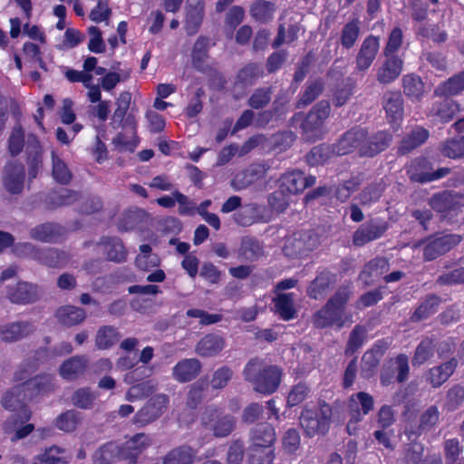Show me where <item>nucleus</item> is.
<instances>
[{
    "instance_id": "26",
    "label": "nucleus",
    "mask_w": 464,
    "mask_h": 464,
    "mask_svg": "<svg viewBox=\"0 0 464 464\" xmlns=\"http://www.w3.org/2000/svg\"><path fill=\"white\" fill-rule=\"evenodd\" d=\"M458 361L455 358L430 369L428 372L427 381L432 387L438 388L442 385L452 375L457 368Z\"/></svg>"
},
{
    "instance_id": "60",
    "label": "nucleus",
    "mask_w": 464,
    "mask_h": 464,
    "mask_svg": "<svg viewBox=\"0 0 464 464\" xmlns=\"http://www.w3.org/2000/svg\"><path fill=\"white\" fill-rule=\"evenodd\" d=\"M274 11L273 4L266 1H257L252 5L250 13L256 20L266 23L272 19Z\"/></svg>"
},
{
    "instance_id": "64",
    "label": "nucleus",
    "mask_w": 464,
    "mask_h": 464,
    "mask_svg": "<svg viewBox=\"0 0 464 464\" xmlns=\"http://www.w3.org/2000/svg\"><path fill=\"white\" fill-rule=\"evenodd\" d=\"M445 459L448 464H461L462 448L457 439L447 440L444 443Z\"/></svg>"
},
{
    "instance_id": "55",
    "label": "nucleus",
    "mask_w": 464,
    "mask_h": 464,
    "mask_svg": "<svg viewBox=\"0 0 464 464\" xmlns=\"http://www.w3.org/2000/svg\"><path fill=\"white\" fill-rule=\"evenodd\" d=\"M118 459V444L109 442L101 447L93 456L94 464H111Z\"/></svg>"
},
{
    "instance_id": "16",
    "label": "nucleus",
    "mask_w": 464,
    "mask_h": 464,
    "mask_svg": "<svg viewBox=\"0 0 464 464\" xmlns=\"http://www.w3.org/2000/svg\"><path fill=\"white\" fill-rule=\"evenodd\" d=\"M380 48L379 38L373 35L367 36L361 44L356 55V69L360 72L368 70Z\"/></svg>"
},
{
    "instance_id": "41",
    "label": "nucleus",
    "mask_w": 464,
    "mask_h": 464,
    "mask_svg": "<svg viewBox=\"0 0 464 464\" xmlns=\"http://www.w3.org/2000/svg\"><path fill=\"white\" fill-rule=\"evenodd\" d=\"M304 175L302 171L294 170L285 173L281 178V188L291 194L302 192L304 189Z\"/></svg>"
},
{
    "instance_id": "40",
    "label": "nucleus",
    "mask_w": 464,
    "mask_h": 464,
    "mask_svg": "<svg viewBox=\"0 0 464 464\" xmlns=\"http://www.w3.org/2000/svg\"><path fill=\"white\" fill-rule=\"evenodd\" d=\"M403 92L412 101H420L424 93V83L420 77L415 74H407L402 78Z\"/></svg>"
},
{
    "instance_id": "27",
    "label": "nucleus",
    "mask_w": 464,
    "mask_h": 464,
    "mask_svg": "<svg viewBox=\"0 0 464 464\" xmlns=\"http://www.w3.org/2000/svg\"><path fill=\"white\" fill-rule=\"evenodd\" d=\"M383 108L390 122H396L403 116V99L400 92H391L384 95Z\"/></svg>"
},
{
    "instance_id": "1",
    "label": "nucleus",
    "mask_w": 464,
    "mask_h": 464,
    "mask_svg": "<svg viewBox=\"0 0 464 464\" xmlns=\"http://www.w3.org/2000/svg\"><path fill=\"white\" fill-rule=\"evenodd\" d=\"M351 295L350 285L339 287L326 304L314 314L313 317L314 325L321 329L333 326L342 328L346 323L351 324L353 322L352 316L345 311V305Z\"/></svg>"
},
{
    "instance_id": "61",
    "label": "nucleus",
    "mask_w": 464,
    "mask_h": 464,
    "mask_svg": "<svg viewBox=\"0 0 464 464\" xmlns=\"http://www.w3.org/2000/svg\"><path fill=\"white\" fill-rule=\"evenodd\" d=\"M300 27L297 24H290L285 32V25L281 24L278 28L277 36L273 42V47L277 48L283 44H291L298 37Z\"/></svg>"
},
{
    "instance_id": "49",
    "label": "nucleus",
    "mask_w": 464,
    "mask_h": 464,
    "mask_svg": "<svg viewBox=\"0 0 464 464\" xmlns=\"http://www.w3.org/2000/svg\"><path fill=\"white\" fill-rule=\"evenodd\" d=\"M82 420V415L75 410H68L60 414L55 420V426L65 432L73 431Z\"/></svg>"
},
{
    "instance_id": "32",
    "label": "nucleus",
    "mask_w": 464,
    "mask_h": 464,
    "mask_svg": "<svg viewBox=\"0 0 464 464\" xmlns=\"http://www.w3.org/2000/svg\"><path fill=\"white\" fill-rule=\"evenodd\" d=\"M88 366L85 356H73L66 360L60 367V374L66 380H75L82 375Z\"/></svg>"
},
{
    "instance_id": "17",
    "label": "nucleus",
    "mask_w": 464,
    "mask_h": 464,
    "mask_svg": "<svg viewBox=\"0 0 464 464\" xmlns=\"http://www.w3.org/2000/svg\"><path fill=\"white\" fill-rule=\"evenodd\" d=\"M35 330L29 321H16L0 325V338L5 343L20 341Z\"/></svg>"
},
{
    "instance_id": "7",
    "label": "nucleus",
    "mask_w": 464,
    "mask_h": 464,
    "mask_svg": "<svg viewBox=\"0 0 464 464\" xmlns=\"http://www.w3.org/2000/svg\"><path fill=\"white\" fill-rule=\"evenodd\" d=\"M330 112L331 106L327 101H321L311 109L302 123V130L306 140H314L322 136L324 123Z\"/></svg>"
},
{
    "instance_id": "50",
    "label": "nucleus",
    "mask_w": 464,
    "mask_h": 464,
    "mask_svg": "<svg viewBox=\"0 0 464 464\" xmlns=\"http://www.w3.org/2000/svg\"><path fill=\"white\" fill-rule=\"evenodd\" d=\"M238 254L247 261H254L263 255V247L256 239L244 237Z\"/></svg>"
},
{
    "instance_id": "52",
    "label": "nucleus",
    "mask_w": 464,
    "mask_h": 464,
    "mask_svg": "<svg viewBox=\"0 0 464 464\" xmlns=\"http://www.w3.org/2000/svg\"><path fill=\"white\" fill-rule=\"evenodd\" d=\"M436 344L432 339H423L417 346L412 358V365H421L434 354Z\"/></svg>"
},
{
    "instance_id": "33",
    "label": "nucleus",
    "mask_w": 464,
    "mask_h": 464,
    "mask_svg": "<svg viewBox=\"0 0 464 464\" xmlns=\"http://www.w3.org/2000/svg\"><path fill=\"white\" fill-rule=\"evenodd\" d=\"M59 323L71 327L82 324L86 318L83 309L72 305L60 307L55 314Z\"/></svg>"
},
{
    "instance_id": "44",
    "label": "nucleus",
    "mask_w": 464,
    "mask_h": 464,
    "mask_svg": "<svg viewBox=\"0 0 464 464\" xmlns=\"http://www.w3.org/2000/svg\"><path fill=\"white\" fill-rule=\"evenodd\" d=\"M332 284V276L329 273H321L311 283L308 288L309 296L314 299L323 298L329 290Z\"/></svg>"
},
{
    "instance_id": "24",
    "label": "nucleus",
    "mask_w": 464,
    "mask_h": 464,
    "mask_svg": "<svg viewBox=\"0 0 464 464\" xmlns=\"http://www.w3.org/2000/svg\"><path fill=\"white\" fill-rule=\"evenodd\" d=\"M26 152L28 154V175L30 179H34L42 169V148L39 140L34 135L28 137Z\"/></svg>"
},
{
    "instance_id": "62",
    "label": "nucleus",
    "mask_w": 464,
    "mask_h": 464,
    "mask_svg": "<svg viewBox=\"0 0 464 464\" xmlns=\"http://www.w3.org/2000/svg\"><path fill=\"white\" fill-rule=\"evenodd\" d=\"M464 402V387L459 384L453 385L446 394L445 408L453 411L459 409Z\"/></svg>"
},
{
    "instance_id": "29",
    "label": "nucleus",
    "mask_w": 464,
    "mask_h": 464,
    "mask_svg": "<svg viewBox=\"0 0 464 464\" xmlns=\"http://www.w3.org/2000/svg\"><path fill=\"white\" fill-rule=\"evenodd\" d=\"M70 255L56 248L44 247L40 248L38 263L49 267H63L70 261Z\"/></svg>"
},
{
    "instance_id": "37",
    "label": "nucleus",
    "mask_w": 464,
    "mask_h": 464,
    "mask_svg": "<svg viewBox=\"0 0 464 464\" xmlns=\"http://www.w3.org/2000/svg\"><path fill=\"white\" fill-rule=\"evenodd\" d=\"M464 91V72L440 84L434 91L437 96H454Z\"/></svg>"
},
{
    "instance_id": "45",
    "label": "nucleus",
    "mask_w": 464,
    "mask_h": 464,
    "mask_svg": "<svg viewBox=\"0 0 464 464\" xmlns=\"http://www.w3.org/2000/svg\"><path fill=\"white\" fill-rule=\"evenodd\" d=\"M390 268L389 261L385 257H376L370 262H368L362 273L361 277H365V281L367 282L369 278L378 277L388 272Z\"/></svg>"
},
{
    "instance_id": "36",
    "label": "nucleus",
    "mask_w": 464,
    "mask_h": 464,
    "mask_svg": "<svg viewBox=\"0 0 464 464\" xmlns=\"http://www.w3.org/2000/svg\"><path fill=\"white\" fill-rule=\"evenodd\" d=\"M361 32V21L358 17L353 18L347 22L340 35V43L345 49H351L357 42Z\"/></svg>"
},
{
    "instance_id": "39",
    "label": "nucleus",
    "mask_w": 464,
    "mask_h": 464,
    "mask_svg": "<svg viewBox=\"0 0 464 464\" xmlns=\"http://www.w3.org/2000/svg\"><path fill=\"white\" fill-rule=\"evenodd\" d=\"M429 205L435 211L446 216L449 211L454 209L457 202L452 193L443 191L433 195L429 200Z\"/></svg>"
},
{
    "instance_id": "5",
    "label": "nucleus",
    "mask_w": 464,
    "mask_h": 464,
    "mask_svg": "<svg viewBox=\"0 0 464 464\" xmlns=\"http://www.w3.org/2000/svg\"><path fill=\"white\" fill-rule=\"evenodd\" d=\"M331 417L332 409L324 402L318 410H304L300 416V424L306 435L313 437L328 430Z\"/></svg>"
},
{
    "instance_id": "20",
    "label": "nucleus",
    "mask_w": 464,
    "mask_h": 464,
    "mask_svg": "<svg viewBox=\"0 0 464 464\" xmlns=\"http://www.w3.org/2000/svg\"><path fill=\"white\" fill-rule=\"evenodd\" d=\"M402 68L403 61L399 56H385L377 69L376 79L382 84H389L400 76Z\"/></svg>"
},
{
    "instance_id": "59",
    "label": "nucleus",
    "mask_w": 464,
    "mask_h": 464,
    "mask_svg": "<svg viewBox=\"0 0 464 464\" xmlns=\"http://www.w3.org/2000/svg\"><path fill=\"white\" fill-rule=\"evenodd\" d=\"M440 304V299L435 295L429 296L414 312L411 320L418 322L434 314Z\"/></svg>"
},
{
    "instance_id": "15",
    "label": "nucleus",
    "mask_w": 464,
    "mask_h": 464,
    "mask_svg": "<svg viewBox=\"0 0 464 464\" xmlns=\"http://www.w3.org/2000/svg\"><path fill=\"white\" fill-rule=\"evenodd\" d=\"M3 183L8 192L21 193L24 184V165L17 161L8 163L4 169Z\"/></svg>"
},
{
    "instance_id": "11",
    "label": "nucleus",
    "mask_w": 464,
    "mask_h": 464,
    "mask_svg": "<svg viewBox=\"0 0 464 464\" xmlns=\"http://www.w3.org/2000/svg\"><path fill=\"white\" fill-rule=\"evenodd\" d=\"M150 443L151 440L148 435L138 433L121 446L118 445V459L127 461V464H136L137 458Z\"/></svg>"
},
{
    "instance_id": "25",
    "label": "nucleus",
    "mask_w": 464,
    "mask_h": 464,
    "mask_svg": "<svg viewBox=\"0 0 464 464\" xmlns=\"http://www.w3.org/2000/svg\"><path fill=\"white\" fill-rule=\"evenodd\" d=\"M460 111L459 105L452 100H443L435 102L430 109V116L435 121L448 122Z\"/></svg>"
},
{
    "instance_id": "58",
    "label": "nucleus",
    "mask_w": 464,
    "mask_h": 464,
    "mask_svg": "<svg viewBox=\"0 0 464 464\" xmlns=\"http://www.w3.org/2000/svg\"><path fill=\"white\" fill-rule=\"evenodd\" d=\"M384 190V186L382 183H374L366 187L359 194V201L362 206H371L377 202Z\"/></svg>"
},
{
    "instance_id": "28",
    "label": "nucleus",
    "mask_w": 464,
    "mask_h": 464,
    "mask_svg": "<svg viewBox=\"0 0 464 464\" xmlns=\"http://www.w3.org/2000/svg\"><path fill=\"white\" fill-rule=\"evenodd\" d=\"M276 431L272 425L263 423L256 426L250 435L251 447H273L276 441Z\"/></svg>"
},
{
    "instance_id": "56",
    "label": "nucleus",
    "mask_w": 464,
    "mask_h": 464,
    "mask_svg": "<svg viewBox=\"0 0 464 464\" xmlns=\"http://www.w3.org/2000/svg\"><path fill=\"white\" fill-rule=\"evenodd\" d=\"M272 93L271 87L257 88L248 98L247 104L255 110L263 109L270 102Z\"/></svg>"
},
{
    "instance_id": "21",
    "label": "nucleus",
    "mask_w": 464,
    "mask_h": 464,
    "mask_svg": "<svg viewBox=\"0 0 464 464\" xmlns=\"http://www.w3.org/2000/svg\"><path fill=\"white\" fill-rule=\"evenodd\" d=\"M201 362L196 358L182 359L172 369V376L179 382H188L200 372Z\"/></svg>"
},
{
    "instance_id": "34",
    "label": "nucleus",
    "mask_w": 464,
    "mask_h": 464,
    "mask_svg": "<svg viewBox=\"0 0 464 464\" xmlns=\"http://www.w3.org/2000/svg\"><path fill=\"white\" fill-rule=\"evenodd\" d=\"M52 176L60 184L71 182L72 174L62 156L54 150L51 151Z\"/></svg>"
},
{
    "instance_id": "9",
    "label": "nucleus",
    "mask_w": 464,
    "mask_h": 464,
    "mask_svg": "<svg viewBox=\"0 0 464 464\" xmlns=\"http://www.w3.org/2000/svg\"><path fill=\"white\" fill-rule=\"evenodd\" d=\"M320 244L319 237L314 231H301L285 242L284 251L287 256H301L316 248Z\"/></svg>"
},
{
    "instance_id": "30",
    "label": "nucleus",
    "mask_w": 464,
    "mask_h": 464,
    "mask_svg": "<svg viewBox=\"0 0 464 464\" xmlns=\"http://www.w3.org/2000/svg\"><path fill=\"white\" fill-rule=\"evenodd\" d=\"M429 131L422 127H415L404 136L398 149L399 153L405 155L423 144L429 138Z\"/></svg>"
},
{
    "instance_id": "6",
    "label": "nucleus",
    "mask_w": 464,
    "mask_h": 464,
    "mask_svg": "<svg viewBox=\"0 0 464 464\" xmlns=\"http://www.w3.org/2000/svg\"><path fill=\"white\" fill-rule=\"evenodd\" d=\"M201 424L212 431L216 438H225L234 430L236 419L232 415L223 414L216 408L208 407L201 416Z\"/></svg>"
},
{
    "instance_id": "48",
    "label": "nucleus",
    "mask_w": 464,
    "mask_h": 464,
    "mask_svg": "<svg viewBox=\"0 0 464 464\" xmlns=\"http://www.w3.org/2000/svg\"><path fill=\"white\" fill-rule=\"evenodd\" d=\"M98 395L88 387L77 389L72 395V404L82 410H90L93 407Z\"/></svg>"
},
{
    "instance_id": "54",
    "label": "nucleus",
    "mask_w": 464,
    "mask_h": 464,
    "mask_svg": "<svg viewBox=\"0 0 464 464\" xmlns=\"http://www.w3.org/2000/svg\"><path fill=\"white\" fill-rule=\"evenodd\" d=\"M208 39L206 37H199L192 50V63L195 68L199 71L204 70L205 62L208 58Z\"/></svg>"
},
{
    "instance_id": "22",
    "label": "nucleus",
    "mask_w": 464,
    "mask_h": 464,
    "mask_svg": "<svg viewBox=\"0 0 464 464\" xmlns=\"http://www.w3.org/2000/svg\"><path fill=\"white\" fill-rule=\"evenodd\" d=\"M63 233V227L53 223H44L32 227L29 237L36 241L44 243L56 242Z\"/></svg>"
},
{
    "instance_id": "14",
    "label": "nucleus",
    "mask_w": 464,
    "mask_h": 464,
    "mask_svg": "<svg viewBox=\"0 0 464 464\" xmlns=\"http://www.w3.org/2000/svg\"><path fill=\"white\" fill-rule=\"evenodd\" d=\"M267 171L266 165L253 163L245 169L237 172L232 179L230 185L233 189L239 191L247 188L257 180L263 179Z\"/></svg>"
},
{
    "instance_id": "18",
    "label": "nucleus",
    "mask_w": 464,
    "mask_h": 464,
    "mask_svg": "<svg viewBox=\"0 0 464 464\" xmlns=\"http://www.w3.org/2000/svg\"><path fill=\"white\" fill-rule=\"evenodd\" d=\"M374 405V400L372 395L365 392H359L353 394L348 400V413L355 420H362Z\"/></svg>"
},
{
    "instance_id": "13",
    "label": "nucleus",
    "mask_w": 464,
    "mask_h": 464,
    "mask_svg": "<svg viewBox=\"0 0 464 464\" xmlns=\"http://www.w3.org/2000/svg\"><path fill=\"white\" fill-rule=\"evenodd\" d=\"M6 296L13 304H27L37 301L41 296V291L34 284L19 282L7 286Z\"/></svg>"
},
{
    "instance_id": "3",
    "label": "nucleus",
    "mask_w": 464,
    "mask_h": 464,
    "mask_svg": "<svg viewBox=\"0 0 464 464\" xmlns=\"http://www.w3.org/2000/svg\"><path fill=\"white\" fill-rule=\"evenodd\" d=\"M3 406L11 411H17V414L12 415L3 424V430L7 434L12 442L26 438L34 430V425L26 423L31 416V411L21 404V401L17 399L15 403L11 402V395L6 396L3 401Z\"/></svg>"
},
{
    "instance_id": "19",
    "label": "nucleus",
    "mask_w": 464,
    "mask_h": 464,
    "mask_svg": "<svg viewBox=\"0 0 464 464\" xmlns=\"http://www.w3.org/2000/svg\"><path fill=\"white\" fill-rule=\"evenodd\" d=\"M367 132L364 129L355 128L345 132L335 145L337 155H345L353 150L364 145L366 141Z\"/></svg>"
},
{
    "instance_id": "47",
    "label": "nucleus",
    "mask_w": 464,
    "mask_h": 464,
    "mask_svg": "<svg viewBox=\"0 0 464 464\" xmlns=\"http://www.w3.org/2000/svg\"><path fill=\"white\" fill-rule=\"evenodd\" d=\"M333 154H336L335 146L321 144L311 150L306 155V160L309 165L316 166L325 163Z\"/></svg>"
},
{
    "instance_id": "46",
    "label": "nucleus",
    "mask_w": 464,
    "mask_h": 464,
    "mask_svg": "<svg viewBox=\"0 0 464 464\" xmlns=\"http://www.w3.org/2000/svg\"><path fill=\"white\" fill-rule=\"evenodd\" d=\"M440 152L450 159L464 157V136L448 139L440 144Z\"/></svg>"
},
{
    "instance_id": "12",
    "label": "nucleus",
    "mask_w": 464,
    "mask_h": 464,
    "mask_svg": "<svg viewBox=\"0 0 464 464\" xmlns=\"http://www.w3.org/2000/svg\"><path fill=\"white\" fill-rule=\"evenodd\" d=\"M387 229L388 223L384 220L374 219L364 223L353 233V243L357 246H362L382 237Z\"/></svg>"
},
{
    "instance_id": "53",
    "label": "nucleus",
    "mask_w": 464,
    "mask_h": 464,
    "mask_svg": "<svg viewBox=\"0 0 464 464\" xmlns=\"http://www.w3.org/2000/svg\"><path fill=\"white\" fill-rule=\"evenodd\" d=\"M275 453L270 447H249V464H273Z\"/></svg>"
},
{
    "instance_id": "31",
    "label": "nucleus",
    "mask_w": 464,
    "mask_h": 464,
    "mask_svg": "<svg viewBox=\"0 0 464 464\" xmlns=\"http://www.w3.org/2000/svg\"><path fill=\"white\" fill-rule=\"evenodd\" d=\"M392 140V136L385 131H379L369 140H366L364 145L361 147V154L372 157L379 152L386 150Z\"/></svg>"
},
{
    "instance_id": "23",
    "label": "nucleus",
    "mask_w": 464,
    "mask_h": 464,
    "mask_svg": "<svg viewBox=\"0 0 464 464\" xmlns=\"http://www.w3.org/2000/svg\"><path fill=\"white\" fill-rule=\"evenodd\" d=\"M225 347V340L220 335L209 334L201 338L195 347L196 353L201 357H213Z\"/></svg>"
},
{
    "instance_id": "10",
    "label": "nucleus",
    "mask_w": 464,
    "mask_h": 464,
    "mask_svg": "<svg viewBox=\"0 0 464 464\" xmlns=\"http://www.w3.org/2000/svg\"><path fill=\"white\" fill-rule=\"evenodd\" d=\"M461 237L456 234H448L430 239L423 248V258L431 261L449 252L461 241Z\"/></svg>"
},
{
    "instance_id": "63",
    "label": "nucleus",
    "mask_w": 464,
    "mask_h": 464,
    "mask_svg": "<svg viewBox=\"0 0 464 464\" xmlns=\"http://www.w3.org/2000/svg\"><path fill=\"white\" fill-rule=\"evenodd\" d=\"M263 75L261 66L256 63H249L242 68L237 76L238 82L243 84H252L256 80Z\"/></svg>"
},
{
    "instance_id": "43",
    "label": "nucleus",
    "mask_w": 464,
    "mask_h": 464,
    "mask_svg": "<svg viewBox=\"0 0 464 464\" xmlns=\"http://www.w3.org/2000/svg\"><path fill=\"white\" fill-rule=\"evenodd\" d=\"M158 388V384L153 380L144 381L138 384L132 385L126 392L125 399L128 401L143 399L152 394Z\"/></svg>"
},
{
    "instance_id": "4",
    "label": "nucleus",
    "mask_w": 464,
    "mask_h": 464,
    "mask_svg": "<svg viewBox=\"0 0 464 464\" xmlns=\"http://www.w3.org/2000/svg\"><path fill=\"white\" fill-rule=\"evenodd\" d=\"M34 369L31 365L19 368L14 373V380L16 382H22V383L13 387L11 391L5 394L3 399L11 395L12 403H15V401L19 399L21 404L24 405V401L26 399H31L34 394L41 392L44 389L43 385L44 382L43 380L44 378L40 376L31 378ZM3 401L4 400H2V401Z\"/></svg>"
},
{
    "instance_id": "57",
    "label": "nucleus",
    "mask_w": 464,
    "mask_h": 464,
    "mask_svg": "<svg viewBox=\"0 0 464 464\" xmlns=\"http://www.w3.org/2000/svg\"><path fill=\"white\" fill-rule=\"evenodd\" d=\"M37 459L44 464L69 463V458L64 455V450L56 446L45 450L44 453L37 457Z\"/></svg>"
},
{
    "instance_id": "35",
    "label": "nucleus",
    "mask_w": 464,
    "mask_h": 464,
    "mask_svg": "<svg viewBox=\"0 0 464 464\" xmlns=\"http://www.w3.org/2000/svg\"><path fill=\"white\" fill-rule=\"evenodd\" d=\"M197 451L189 446L182 445L172 449L163 459V464H192Z\"/></svg>"
},
{
    "instance_id": "51",
    "label": "nucleus",
    "mask_w": 464,
    "mask_h": 464,
    "mask_svg": "<svg viewBox=\"0 0 464 464\" xmlns=\"http://www.w3.org/2000/svg\"><path fill=\"white\" fill-rule=\"evenodd\" d=\"M274 301L276 311L283 319L289 320L295 316L294 295L292 293L278 295Z\"/></svg>"
},
{
    "instance_id": "42",
    "label": "nucleus",
    "mask_w": 464,
    "mask_h": 464,
    "mask_svg": "<svg viewBox=\"0 0 464 464\" xmlns=\"http://www.w3.org/2000/svg\"><path fill=\"white\" fill-rule=\"evenodd\" d=\"M121 338L118 330L111 325L99 328L95 337V344L101 350H105L114 345Z\"/></svg>"
},
{
    "instance_id": "38",
    "label": "nucleus",
    "mask_w": 464,
    "mask_h": 464,
    "mask_svg": "<svg viewBox=\"0 0 464 464\" xmlns=\"http://www.w3.org/2000/svg\"><path fill=\"white\" fill-rule=\"evenodd\" d=\"M101 244L104 246V251L109 260L121 263L126 259V250L121 241L116 237H103Z\"/></svg>"
},
{
    "instance_id": "2",
    "label": "nucleus",
    "mask_w": 464,
    "mask_h": 464,
    "mask_svg": "<svg viewBox=\"0 0 464 464\" xmlns=\"http://www.w3.org/2000/svg\"><path fill=\"white\" fill-rule=\"evenodd\" d=\"M243 376L253 385V389L256 392L269 395L279 387L282 372L276 365H269L262 359L253 358L246 364Z\"/></svg>"
},
{
    "instance_id": "8",
    "label": "nucleus",
    "mask_w": 464,
    "mask_h": 464,
    "mask_svg": "<svg viewBox=\"0 0 464 464\" xmlns=\"http://www.w3.org/2000/svg\"><path fill=\"white\" fill-rule=\"evenodd\" d=\"M169 400L166 394L159 393L148 401L135 413L132 422L139 427H144L160 419L168 409Z\"/></svg>"
}]
</instances>
